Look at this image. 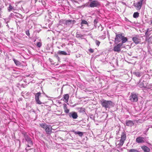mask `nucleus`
<instances>
[{
    "mask_svg": "<svg viewBox=\"0 0 152 152\" xmlns=\"http://www.w3.org/2000/svg\"><path fill=\"white\" fill-rule=\"evenodd\" d=\"M30 149H29L28 148H26V150L28 151L29 150H30Z\"/></svg>",
    "mask_w": 152,
    "mask_h": 152,
    "instance_id": "obj_42",
    "label": "nucleus"
},
{
    "mask_svg": "<svg viewBox=\"0 0 152 152\" xmlns=\"http://www.w3.org/2000/svg\"><path fill=\"white\" fill-rule=\"evenodd\" d=\"M79 112L82 113L83 114L86 113L85 109L84 108L82 107H79L77 108Z\"/></svg>",
    "mask_w": 152,
    "mask_h": 152,
    "instance_id": "obj_20",
    "label": "nucleus"
},
{
    "mask_svg": "<svg viewBox=\"0 0 152 152\" xmlns=\"http://www.w3.org/2000/svg\"><path fill=\"white\" fill-rule=\"evenodd\" d=\"M102 29H102V30H101V31H102Z\"/></svg>",
    "mask_w": 152,
    "mask_h": 152,
    "instance_id": "obj_47",
    "label": "nucleus"
},
{
    "mask_svg": "<svg viewBox=\"0 0 152 152\" xmlns=\"http://www.w3.org/2000/svg\"><path fill=\"white\" fill-rule=\"evenodd\" d=\"M26 34L28 36H30V33L28 30L26 31Z\"/></svg>",
    "mask_w": 152,
    "mask_h": 152,
    "instance_id": "obj_40",
    "label": "nucleus"
},
{
    "mask_svg": "<svg viewBox=\"0 0 152 152\" xmlns=\"http://www.w3.org/2000/svg\"><path fill=\"white\" fill-rule=\"evenodd\" d=\"M139 16V13L137 12H134L133 15V17L134 18H137Z\"/></svg>",
    "mask_w": 152,
    "mask_h": 152,
    "instance_id": "obj_29",
    "label": "nucleus"
},
{
    "mask_svg": "<svg viewBox=\"0 0 152 152\" xmlns=\"http://www.w3.org/2000/svg\"><path fill=\"white\" fill-rule=\"evenodd\" d=\"M25 140L28 142V144L27 145L28 147H30L31 145H33V141L31 140V138L29 136L26 137Z\"/></svg>",
    "mask_w": 152,
    "mask_h": 152,
    "instance_id": "obj_10",
    "label": "nucleus"
},
{
    "mask_svg": "<svg viewBox=\"0 0 152 152\" xmlns=\"http://www.w3.org/2000/svg\"><path fill=\"white\" fill-rule=\"evenodd\" d=\"M134 74L137 77H140L142 75V73L140 72H136L134 73Z\"/></svg>",
    "mask_w": 152,
    "mask_h": 152,
    "instance_id": "obj_27",
    "label": "nucleus"
},
{
    "mask_svg": "<svg viewBox=\"0 0 152 152\" xmlns=\"http://www.w3.org/2000/svg\"><path fill=\"white\" fill-rule=\"evenodd\" d=\"M41 93L39 92L35 94V99L37 103L39 104H42V103L41 102L39 99V97L41 96Z\"/></svg>",
    "mask_w": 152,
    "mask_h": 152,
    "instance_id": "obj_5",
    "label": "nucleus"
},
{
    "mask_svg": "<svg viewBox=\"0 0 152 152\" xmlns=\"http://www.w3.org/2000/svg\"><path fill=\"white\" fill-rule=\"evenodd\" d=\"M58 54H57L56 53H55V55H54V57H56L57 59H58V60L59 61V60H60V58L59 57H58Z\"/></svg>",
    "mask_w": 152,
    "mask_h": 152,
    "instance_id": "obj_33",
    "label": "nucleus"
},
{
    "mask_svg": "<svg viewBox=\"0 0 152 152\" xmlns=\"http://www.w3.org/2000/svg\"><path fill=\"white\" fill-rule=\"evenodd\" d=\"M126 134L123 132L121 135V138L119 144L120 145L122 146L124 143V141L126 139Z\"/></svg>",
    "mask_w": 152,
    "mask_h": 152,
    "instance_id": "obj_4",
    "label": "nucleus"
},
{
    "mask_svg": "<svg viewBox=\"0 0 152 152\" xmlns=\"http://www.w3.org/2000/svg\"><path fill=\"white\" fill-rule=\"evenodd\" d=\"M69 95L67 94H65L64 96V99H65V100L67 101H68V100L69 98Z\"/></svg>",
    "mask_w": 152,
    "mask_h": 152,
    "instance_id": "obj_30",
    "label": "nucleus"
},
{
    "mask_svg": "<svg viewBox=\"0 0 152 152\" xmlns=\"http://www.w3.org/2000/svg\"><path fill=\"white\" fill-rule=\"evenodd\" d=\"M14 15V14L12 13H11V14H10V15L11 16H12L13 15Z\"/></svg>",
    "mask_w": 152,
    "mask_h": 152,
    "instance_id": "obj_43",
    "label": "nucleus"
},
{
    "mask_svg": "<svg viewBox=\"0 0 152 152\" xmlns=\"http://www.w3.org/2000/svg\"><path fill=\"white\" fill-rule=\"evenodd\" d=\"M141 148L144 152H149L150 151V148L146 146H143L141 147Z\"/></svg>",
    "mask_w": 152,
    "mask_h": 152,
    "instance_id": "obj_17",
    "label": "nucleus"
},
{
    "mask_svg": "<svg viewBox=\"0 0 152 152\" xmlns=\"http://www.w3.org/2000/svg\"><path fill=\"white\" fill-rule=\"evenodd\" d=\"M90 118H91L92 116H91V117L90 116Z\"/></svg>",
    "mask_w": 152,
    "mask_h": 152,
    "instance_id": "obj_49",
    "label": "nucleus"
},
{
    "mask_svg": "<svg viewBox=\"0 0 152 152\" xmlns=\"http://www.w3.org/2000/svg\"><path fill=\"white\" fill-rule=\"evenodd\" d=\"M81 26L80 27V28H81L82 29H83L84 28L83 27V24H81Z\"/></svg>",
    "mask_w": 152,
    "mask_h": 152,
    "instance_id": "obj_41",
    "label": "nucleus"
},
{
    "mask_svg": "<svg viewBox=\"0 0 152 152\" xmlns=\"http://www.w3.org/2000/svg\"><path fill=\"white\" fill-rule=\"evenodd\" d=\"M151 24H152V19L151 20Z\"/></svg>",
    "mask_w": 152,
    "mask_h": 152,
    "instance_id": "obj_44",
    "label": "nucleus"
},
{
    "mask_svg": "<svg viewBox=\"0 0 152 152\" xmlns=\"http://www.w3.org/2000/svg\"><path fill=\"white\" fill-rule=\"evenodd\" d=\"M65 20L61 19L59 21V24L63 27H65Z\"/></svg>",
    "mask_w": 152,
    "mask_h": 152,
    "instance_id": "obj_19",
    "label": "nucleus"
},
{
    "mask_svg": "<svg viewBox=\"0 0 152 152\" xmlns=\"http://www.w3.org/2000/svg\"><path fill=\"white\" fill-rule=\"evenodd\" d=\"M89 51L91 53H93L94 52L93 49L91 48L89 49Z\"/></svg>",
    "mask_w": 152,
    "mask_h": 152,
    "instance_id": "obj_39",
    "label": "nucleus"
},
{
    "mask_svg": "<svg viewBox=\"0 0 152 152\" xmlns=\"http://www.w3.org/2000/svg\"><path fill=\"white\" fill-rule=\"evenodd\" d=\"M148 41L149 42H152V36H151L148 39Z\"/></svg>",
    "mask_w": 152,
    "mask_h": 152,
    "instance_id": "obj_36",
    "label": "nucleus"
},
{
    "mask_svg": "<svg viewBox=\"0 0 152 152\" xmlns=\"http://www.w3.org/2000/svg\"><path fill=\"white\" fill-rule=\"evenodd\" d=\"M121 40V43H122V45L123 44L125 43L127 41V38L124 37V36H123V37L122 38Z\"/></svg>",
    "mask_w": 152,
    "mask_h": 152,
    "instance_id": "obj_24",
    "label": "nucleus"
},
{
    "mask_svg": "<svg viewBox=\"0 0 152 152\" xmlns=\"http://www.w3.org/2000/svg\"><path fill=\"white\" fill-rule=\"evenodd\" d=\"M13 60L16 66H19L21 65V63L20 61L15 58H13Z\"/></svg>",
    "mask_w": 152,
    "mask_h": 152,
    "instance_id": "obj_22",
    "label": "nucleus"
},
{
    "mask_svg": "<svg viewBox=\"0 0 152 152\" xmlns=\"http://www.w3.org/2000/svg\"><path fill=\"white\" fill-rule=\"evenodd\" d=\"M90 118H91L92 116H91V117L90 116Z\"/></svg>",
    "mask_w": 152,
    "mask_h": 152,
    "instance_id": "obj_48",
    "label": "nucleus"
},
{
    "mask_svg": "<svg viewBox=\"0 0 152 152\" xmlns=\"http://www.w3.org/2000/svg\"><path fill=\"white\" fill-rule=\"evenodd\" d=\"M42 45V43L40 42H38L37 43L36 45L38 47L40 48L41 46Z\"/></svg>",
    "mask_w": 152,
    "mask_h": 152,
    "instance_id": "obj_35",
    "label": "nucleus"
},
{
    "mask_svg": "<svg viewBox=\"0 0 152 152\" xmlns=\"http://www.w3.org/2000/svg\"><path fill=\"white\" fill-rule=\"evenodd\" d=\"M100 104L102 107L104 108L106 110L107 109H109L114 106L113 102L110 100H102L100 101Z\"/></svg>",
    "mask_w": 152,
    "mask_h": 152,
    "instance_id": "obj_1",
    "label": "nucleus"
},
{
    "mask_svg": "<svg viewBox=\"0 0 152 152\" xmlns=\"http://www.w3.org/2000/svg\"><path fill=\"white\" fill-rule=\"evenodd\" d=\"M95 43L96 45L99 46L100 43V42L98 40H96L95 41Z\"/></svg>",
    "mask_w": 152,
    "mask_h": 152,
    "instance_id": "obj_37",
    "label": "nucleus"
},
{
    "mask_svg": "<svg viewBox=\"0 0 152 152\" xmlns=\"http://www.w3.org/2000/svg\"><path fill=\"white\" fill-rule=\"evenodd\" d=\"M83 35L81 34H80L77 32L76 33V37L77 38H80L82 39H83Z\"/></svg>",
    "mask_w": 152,
    "mask_h": 152,
    "instance_id": "obj_25",
    "label": "nucleus"
},
{
    "mask_svg": "<svg viewBox=\"0 0 152 152\" xmlns=\"http://www.w3.org/2000/svg\"><path fill=\"white\" fill-rule=\"evenodd\" d=\"M123 36V34H116V37L115 38V42L116 43H118L121 40Z\"/></svg>",
    "mask_w": 152,
    "mask_h": 152,
    "instance_id": "obj_6",
    "label": "nucleus"
},
{
    "mask_svg": "<svg viewBox=\"0 0 152 152\" xmlns=\"http://www.w3.org/2000/svg\"><path fill=\"white\" fill-rule=\"evenodd\" d=\"M134 124L133 121L130 120H126V124L127 126H132Z\"/></svg>",
    "mask_w": 152,
    "mask_h": 152,
    "instance_id": "obj_15",
    "label": "nucleus"
},
{
    "mask_svg": "<svg viewBox=\"0 0 152 152\" xmlns=\"http://www.w3.org/2000/svg\"><path fill=\"white\" fill-rule=\"evenodd\" d=\"M144 0H140L136 4L134 3V6L136 7L137 9H140L142 7V3Z\"/></svg>",
    "mask_w": 152,
    "mask_h": 152,
    "instance_id": "obj_11",
    "label": "nucleus"
},
{
    "mask_svg": "<svg viewBox=\"0 0 152 152\" xmlns=\"http://www.w3.org/2000/svg\"><path fill=\"white\" fill-rule=\"evenodd\" d=\"M76 22V21L73 20H65V26H68L71 24H74Z\"/></svg>",
    "mask_w": 152,
    "mask_h": 152,
    "instance_id": "obj_12",
    "label": "nucleus"
},
{
    "mask_svg": "<svg viewBox=\"0 0 152 152\" xmlns=\"http://www.w3.org/2000/svg\"><path fill=\"white\" fill-rule=\"evenodd\" d=\"M89 6L91 7H98L100 6V3L99 1L97 0H92Z\"/></svg>",
    "mask_w": 152,
    "mask_h": 152,
    "instance_id": "obj_2",
    "label": "nucleus"
},
{
    "mask_svg": "<svg viewBox=\"0 0 152 152\" xmlns=\"http://www.w3.org/2000/svg\"><path fill=\"white\" fill-rule=\"evenodd\" d=\"M151 30H150L149 28H147L145 33V36L146 38H148L151 34Z\"/></svg>",
    "mask_w": 152,
    "mask_h": 152,
    "instance_id": "obj_16",
    "label": "nucleus"
},
{
    "mask_svg": "<svg viewBox=\"0 0 152 152\" xmlns=\"http://www.w3.org/2000/svg\"><path fill=\"white\" fill-rule=\"evenodd\" d=\"M128 152H140L138 150L135 149H132L130 150H128Z\"/></svg>",
    "mask_w": 152,
    "mask_h": 152,
    "instance_id": "obj_28",
    "label": "nucleus"
},
{
    "mask_svg": "<svg viewBox=\"0 0 152 152\" xmlns=\"http://www.w3.org/2000/svg\"><path fill=\"white\" fill-rule=\"evenodd\" d=\"M98 22V20L97 19H95L94 21V26L95 27L96 26V24Z\"/></svg>",
    "mask_w": 152,
    "mask_h": 152,
    "instance_id": "obj_34",
    "label": "nucleus"
},
{
    "mask_svg": "<svg viewBox=\"0 0 152 152\" xmlns=\"http://www.w3.org/2000/svg\"><path fill=\"white\" fill-rule=\"evenodd\" d=\"M122 46V43H119L114 47L113 50L115 52H119L121 51L120 47Z\"/></svg>",
    "mask_w": 152,
    "mask_h": 152,
    "instance_id": "obj_9",
    "label": "nucleus"
},
{
    "mask_svg": "<svg viewBox=\"0 0 152 152\" xmlns=\"http://www.w3.org/2000/svg\"><path fill=\"white\" fill-rule=\"evenodd\" d=\"M136 141L138 143L144 142H145L144 138L141 137H139L136 138Z\"/></svg>",
    "mask_w": 152,
    "mask_h": 152,
    "instance_id": "obj_14",
    "label": "nucleus"
},
{
    "mask_svg": "<svg viewBox=\"0 0 152 152\" xmlns=\"http://www.w3.org/2000/svg\"><path fill=\"white\" fill-rule=\"evenodd\" d=\"M129 97L132 102H137L138 100V95L132 93Z\"/></svg>",
    "mask_w": 152,
    "mask_h": 152,
    "instance_id": "obj_3",
    "label": "nucleus"
},
{
    "mask_svg": "<svg viewBox=\"0 0 152 152\" xmlns=\"http://www.w3.org/2000/svg\"><path fill=\"white\" fill-rule=\"evenodd\" d=\"M89 0V1H92V0Z\"/></svg>",
    "mask_w": 152,
    "mask_h": 152,
    "instance_id": "obj_45",
    "label": "nucleus"
},
{
    "mask_svg": "<svg viewBox=\"0 0 152 152\" xmlns=\"http://www.w3.org/2000/svg\"><path fill=\"white\" fill-rule=\"evenodd\" d=\"M52 128L50 126H48L46 128L45 131L46 133L48 134H50L52 133Z\"/></svg>",
    "mask_w": 152,
    "mask_h": 152,
    "instance_id": "obj_13",
    "label": "nucleus"
},
{
    "mask_svg": "<svg viewBox=\"0 0 152 152\" xmlns=\"http://www.w3.org/2000/svg\"><path fill=\"white\" fill-rule=\"evenodd\" d=\"M39 125L42 128L44 129H46V128H47V127L48 126V125H47L46 124H39Z\"/></svg>",
    "mask_w": 152,
    "mask_h": 152,
    "instance_id": "obj_26",
    "label": "nucleus"
},
{
    "mask_svg": "<svg viewBox=\"0 0 152 152\" xmlns=\"http://www.w3.org/2000/svg\"><path fill=\"white\" fill-rule=\"evenodd\" d=\"M72 132H74L75 134H78L79 136L81 137L83 135V133L82 132L79 131H75L74 130H72Z\"/></svg>",
    "mask_w": 152,
    "mask_h": 152,
    "instance_id": "obj_18",
    "label": "nucleus"
},
{
    "mask_svg": "<svg viewBox=\"0 0 152 152\" xmlns=\"http://www.w3.org/2000/svg\"><path fill=\"white\" fill-rule=\"evenodd\" d=\"M51 54H53V52H51Z\"/></svg>",
    "mask_w": 152,
    "mask_h": 152,
    "instance_id": "obj_46",
    "label": "nucleus"
},
{
    "mask_svg": "<svg viewBox=\"0 0 152 152\" xmlns=\"http://www.w3.org/2000/svg\"><path fill=\"white\" fill-rule=\"evenodd\" d=\"M8 8L9 9L8 10L9 11H10V10L13 9V7L12 6H11L10 5Z\"/></svg>",
    "mask_w": 152,
    "mask_h": 152,
    "instance_id": "obj_38",
    "label": "nucleus"
},
{
    "mask_svg": "<svg viewBox=\"0 0 152 152\" xmlns=\"http://www.w3.org/2000/svg\"><path fill=\"white\" fill-rule=\"evenodd\" d=\"M22 134L24 136V137L25 139L26 137H28L29 136L27 134V133L26 132H22Z\"/></svg>",
    "mask_w": 152,
    "mask_h": 152,
    "instance_id": "obj_31",
    "label": "nucleus"
},
{
    "mask_svg": "<svg viewBox=\"0 0 152 152\" xmlns=\"http://www.w3.org/2000/svg\"><path fill=\"white\" fill-rule=\"evenodd\" d=\"M58 55H70V53H69L68 54H67L64 51H60V50H59L58 51Z\"/></svg>",
    "mask_w": 152,
    "mask_h": 152,
    "instance_id": "obj_21",
    "label": "nucleus"
},
{
    "mask_svg": "<svg viewBox=\"0 0 152 152\" xmlns=\"http://www.w3.org/2000/svg\"><path fill=\"white\" fill-rule=\"evenodd\" d=\"M68 115L70 118H72L75 119L78 117L77 113L75 112H71L68 113Z\"/></svg>",
    "mask_w": 152,
    "mask_h": 152,
    "instance_id": "obj_7",
    "label": "nucleus"
},
{
    "mask_svg": "<svg viewBox=\"0 0 152 152\" xmlns=\"http://www.w3.org/2000/svg\"><path fill=\"white\" fill-rule=\"evenodd\" d=\"M132 40L136 44H138L140 43L141 40L139 37L136 35L132 38Z\"/></svg>",
    "mask_w": 152,
    "mask_h": 152,
    "instance_id": "obj_8",
    "label": "nucleus"
},
{
    "mask_svg": "<svg viewBox=\"0 0 152 152\" xmlns=\"http://www.w3.org/2000/svg\"><path fill=\"white\" fill-rule=\"evenodd\" d=\"M88 24L87 22L84 20H82L81 24Z\"/></svg>",
    "mask_w": 152,
    "mask_h": 152,
    "instance_id": "obj_32",
    "label": "nucleus"
},
{
    "mask_svg": "<svg viewBox=\"0 0 152 152\" xmlns=\"http://www.w3.org/2000/svg\"><path fill=\"white\" fill-rule=\"evenodd\" d=\"M64 112L66 113H69V110L67 108V105L66 104H65L64 105Z\"/></svg>",
    "mask_w": 152,
    "mask_h": 152,
    "instance_id": "obj_23",
    "label": "nucleus"
}]
</instances>
